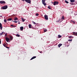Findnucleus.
I'll use <instances>...</instances> for the list:
<instances>
[{
	"mask_svg": "<svg viewBox=\"0 0 77 77\" xmlns=\"http://www.w3.org/2000/svg\"><path fill=\"white\" fill-rule=\"evenodd\" d=\"M2 9H6L8 8V6H4L3 7H2Z\"/></svg>",
	"mask_w": 77,
	"mask_h": 77,
	"instance_id": "obj_1",
	"label": "nucleus"
},
{
	"mask_svg": "<svg viewBox=\"0 0 77 77\" xmlns=\"http://www.w3.org/2000/svg\"><path fill=\"white\" fill-rule=\"evenodd\" d=\"M46 0H42V3L44 5V6H45L46 5H47V4H46V3H45V2Z\"/></svg>",
	"mask_w": 77,
	"mask_h": 77,
	"instance_id": "obj_2",
	"label": "nucleus"
},
{
	"mask_svg": "<svg viewBox=\"0 0 77 77\" xmlns=\"http://www.w3.org/2000/svg\"><path fill=\"white\" fill-rule=\"evenodd\" d=\"M44 17L46 20H48V18L47 15H45Z\"/></svg>",
	"mask_w": 77,
	"mask_h": 77,
	"instance_id": "obj_3",
	"label": "nucleus"
},
{
	"mask_svg": "<svg viewBox=\"0 0 77 77\" xmlns=\"http://www.w3.org/2000/svg\"><path fill=\"white\" fill-rule=\"evenodd\" d=\"M58 4H59V2H56V1H54V4H53V5H57Z\"/></svg>",
	"mask_w": 77,
	"mask_h": 77,
	"instance_id": "obj_4",
	"label": "nucleus"
},
{
	"mask_svg": "<svg viewBox=\"0 0 77 77\" xmlns=\"http://www.w3.org/2000/svg\"><path fill=\"white\" fill-rule=\"evenodd\" d=\"M25 1L26 3H31V1L30 0H25Z\"/></svg>",
	"mask_w": 77,
	"mask_h": 77,
	"instance_id": "obj_5",
	"label": "nucleus"
},
{
	"mask_svg": "<svg viewBox=\"0 0 77 77\" xmlns=\"http://www.w3.org/2000/svg\"><path fill=\"white\" fill-rule=\"evenodd\" d=\"M0 3H1V4H3V3H4V4H5L6 2L3 1H0Z\"/></svg>",
	"mask_w": 77,
	"mask_h": 77,
	"instance_id": "obj_6",
	"label": "nucleus"
},
{
	"mask_svg": "<svg viewBox=\"0 0 77 77\" xmlns=\"http://www.w3.org/2000/svg\"><path fill=\"white\" fill-rule=\"evenodd\" d=\"M72 34L73 35H75V36H77V32H72Z\"/></svg>",
	"mask_w": 77,
	"mask_h": 77,
	"instance_id": "obj_7",
	"label": "nucleus"
},
{
	"mask_svg": "<svg viewBox=\"0 0 77 77\" xmlns=\"http://www.w3.org/2000/svg\"><path fill=\"white\" fill-rule=\"evenodd\" d=\"M2 26V24L0 23V29L1 30H2V29H3V26Z\"/></svg>",
	"mask_w": 77,
	"mask_h": 77,
	"instance_id": "obj_8",
	"label": "nucleus"
},
{
	"mask_svg": "<svg viewBox=\"0 0 77 77\" xmlns=\"http://www.w3.org/2000/svg\"><path fill=\"white\" fill-rule=\"evenodd\" d=\"M6 41L7 42H8L9 41H10V39L9 38H8L7 37L6 38Z\"/></svg>",
	"mask_w": 77,
	"mask_h": 77,
	"instance_id": "obj_9",
	"label": "nucleus"
},
{
	"mask_svg": "<svg viewBox=\"0 0 77 77\" xmlns=\"http://www.w3.org/2000/svg\"><path fill=\"white\" fill-rule=\"evenodd\" d=\"M70 1L71 3H74V2H75V0H70Z\"/></svg>",
	"mask_w": 77,
	"mask_h": 77,
	"instance_id": "obj_10",
	"label": "nucleus"
},
{
	"mask_svg": "<svg viewBox=\"0 0 77 77\" xmlns=\"http://www.w3.org/2000/svg\"><path fill=\"white\" fill-rule=\"evenodd\" d=\"M62 44H60L58 45V46L59 47V48H60V47H61V46H62Z\"/></svg>",
	"mask_w": 77,
	"mask_h": 77,
	"instance_id": "obj_11",
	"label": "nucleus"
},
{
	"mask_svg": "<svg viewBox=\"0 0 77 77\" xmlns=\"http://www.w3.org/2000/svg\"><path fill=\"white\" fill-rule=\"evenodd\" d=\"M36 56H34L33 57H32L30 59V60H32V59H35V58H36Z\"/></svg>",
	"mask_w": 77,
	"mask_h": 77,
	"instance_id": "obj_12",
	"label": "nucleus"
},
{
	"mask_svg": "<svg viewBox=\"0 0 77 77\" xmlns=\"http://www.w3.org/2000/svg\"><path fill=\"white\" fill-rule=\"evenodd\" d=\"M20 28L22 31V30H23V29H24V28L23 26L20 27Z\"/></svg>",
	"mask_w": 77,
	"mask_h": 77,
	"instance_id": "obj_13",
	"label": "nucleus"
},
{
	"mask_svg": "<svg viewBox=\"0 0 77 77\" xmlns=\"http://www.w3.org/2000/svg\"><path fill=\"white\" fill-rule=\"evenodd\" d=\"M29 29H31V27H32V25L29 24Z\"/></svg>",
	"mask_w": 77,
	"mask_h": 77,
	"instance_id": "obj_14",
	"label": "nucleus"
},
{
	"mask_svg": "<svg viewBox=\"0 0 77 77\" xmlns=\"http://www.w3.org/2000/svg\"><path fill=\"white\" fill-rule=\"evenodd\" d=\"M58 38H61L62 37V36L60 35H58Z\"/></svg>",
	"mask_w": 77,
	"mask_h": 77,
	"instance_id": "obj_15",
	"label": "nucleus"
},
{
	"mask_svg": "<svg viewBox=\"0 0 77 77\" xmlns=\"http://www.w3.org/2000/svg\"><path fill=\"white\" fill-rule=\"evenodd\" d=\"M71 23H73L74 24H75V22L74 21H73V20H71Z\"/></svg>",
	"mask_w": 77,
	"mask_h": 77,
	"instance_id": "obj_16",
	"label": "nucleus"
},
{
	"mask_svg": "<svg viewBox=\"0 0 77 77\" xmlns=\"http://www.w3.org/2000/svg\"><path fill=\"white\" fill-rule=\"evenodd\" d=\"M10 38L11 40H12L13 39V37H12V36H10Z\"/></svg>",
	"mask_w": 77,
	"mask_h": 77,
	"instance_id": "obj_17",
	"label": "nucleus"
},
{
	"mask_svg": "<svg viewBox=\"0 0 77 77\" xmlns=\"http://www.w3.org/2000/svg\"><path fill=\"white\" fill-rule=\"evenodd\" d=\"M21 20H22L23 22H24L25 20L23 18H21Z\"/></svg>",
	"mask_w": 77,
	"mask_h": 77,
	"instance_id": "obj_18",
	"label": "nucleus"
},
{
	"mask_svg": "<svg viewBox=\"0 0 77 77\" xmlns=\"http://www.w3.org/2000/svg\"><path fill=\"white\" fill-rule=\"evenodd\" d=\"M3 34H5V32H2V33H0V35H2Z\"/></svg>",
	"mask_w": 77,
	"mask_h": 77,
	"instance_id": "obj_19",
	"label": "nucleus"
},
{
	"mask_svg": "<svg viewBox=\"0 0 77 77\" xmlns=\"http://www.w3.org/2000/svg\"><path fill=\"white\" fill-rule=\"evenodd\" d=\"M65 19V17L63 16L61 20H64Z\"/></svg>",
	"mask_w": 77,
	"mask_h": 77,
	"instance_id": "obj_20",
	"label": "nucleus"
},
{
	"mask_svg": "<svg viewBox=\"0 0 77 77\" xmlns=\"http://www.w3.org/2000/svg\"><path fill=\"white\" fill-rule=\"evenodd\" d=\"M18 20V18L17 17H15L14 18V21H16V20Z\"/></svg>",
	"mask_w": 77,
	"mask_h": 77,
	"instance_id": "obj_21",
	"label": "nucleus"
},
{
	"mask_svg": "<svg viewBox=\"0 0 77 77\" xmlns=\"http://www.w3.org/2000/svg\"><path fill=\"white\" fill-rule=\"evenodd\" d=\"M16 36L17 37H20V35L18 34H17L16 35Z\"/></svg>",
	"mask_w": 77,
	"mask_h": 77,
	"instance_id": "obj_22",
	"label": "nucleus"
},
{
	"mask_svg": "<svg viewBox=\"0 0 77 77\" xmlns=\"http://www.w3.org/2000/svg\"><path fill=\"white\" fill-rule=\"evenodd\" d=\"M8 21H11L12 20V18H10L8 19Z\"/></svg>",
	"mask_w": 77,
	"mask_h": 77,
	"instance_id": "obj_23",
	"label": "nucleus"
},
{
	"mask_svg": "<svg viewBox=\"0 0 77 77\" xmlns=\"http://www.w3.org/2000/svg\"><path fill=\"white\" fill-rule=\"evenodd\" d=\"M60 20V19H59V20H56V22H57V23H58V22H59Z\"/></svg>",
	"mask_w": 77,
	"mask_h": 77,
	"instance_id": "obj_24",
	"label": "nucleus"
},
{
	"mask_svg": "<svg viewBox=\"0 0 77 77\" xmlns=\"http://www.w3.org/2000/svg\"><path fill=\"white\" fill-rule=\"evenodd\" d=\"M11 26L13 27H16V26H15V25H11Z\"/></svg>",
	"mask_w": 77,
	"mask_h": 77,
	"instance_id": "obj_25",
	"label": "nucleus"
},
{
	"mask_svg": "<svg viewBox=\"0 0 77 77\" xmlns=\"http://www.w3.org/2000/svg\"><path fill=\"white\" fill-rule=\"evenodd\" d=\"M65 2L66 3H69V2H68V1H67L66 0H65Z\"/></svg>",
	"mask_w": 77,
	"mask_h": 77,
	"instance_id": "obj_26",
	"label": "nucleus"
},
{
	"mask_svg": "<svg viewBox=\"0 0 77 77\" xmlns=\"http://www.w3.org/2000/svg\"><path fill=\"white\" fill-rule=\"evenodd\" d=\"M3 46H4V47H6V44H5V43H4V44H3Z\"/></svg>",
	"mask_w": 77,
	"mask_h": 77,
	"instance_id": "obj_27",
	"label": "nucleus"
},
{
	"mask_svg": "<svg viewBox=\"0 0 77 77\" xmlns=\"http://www.w3.org/2000/svg\"><path fill=\"white\" fill-rule=\"evenodd\" d=\"M48 8L49 9H51V7H50V6H48Z\"/></svg>",
	"mask_w": 77,
	"mask_h": 77,
	"instance_id": "obj_28",
	"label": "nucleus"
},
{
	"mask_svg": "<svg viewBox=\"0 0 77 77\" xmlns=\"http://www.w3.org/2000/svg\"><path fill=\"white\" fill-rule=\"evenodd\" d=\"M69 38H72V36H70L69 37Z\"/></svg>",
	"mask_w": 77,
	"mask_h": 77,
	"instance_id": "obj_29",
	"label": "nucleus"
},
{
	"mask_svg": "<svg viewBox=\"0 0 77 77\" xmlns=\"http://www.w3.org/2000/svg\"><path fill=\"white\" fill-rule=\"evenodd\" d=\"M72 41V39H69L68 40L69 41Z\"/></svg>",
	"mask_w": 77,
	"mask_h": 77,
	"instance_id": "obj_30",
	"label": "nucleus"
},
{
	"mask_svg": "<svg viewBox=\"0 0 77 77\" xmlns=\"http://www.w3.org/2000/svg\"><path fill=\"white\" fill-rule=\"evenodd\" d=\"M7 21L6 20L4 19V22H5V23H6Z\"/></svg>",
	"mask_w": 77,
	"mask_h": 77,
	"instance_id": "obj_31",
	"label": "nucleus"
},
{
	"mask_svg": "<svg viewBox=\"0 0 77 77\" xmlns=\"http://www.w3.org/2000/svg\"><path fill=\"white\" fill-rule=\"evenodd\" d=\"M47 29H45L44 30V32H47Z\"/></svg>",
	"mask_w": 77,
	"mask_h": 77,
	"instance_id": "obj_32",
	"label": "nucleus"
},
{
	"mask_svg": "<svg viewBox=\"0 0 77 77\" xmlns=\"http://www.w3.org/2000/svg\"><path fill=\"white\" fill-rule=\"evenodd\" d=\"M35 15L36 16H38V15H39V14H38V13H37Z\"/></svg>",
	"mask_w": 77,
	"mask_h": 77,
	"instance_id": "obj_33",
	"label": "nucleus"
},
{
	"mask_svg": "<svg viewBox=\"0 0 77 77\" xmlns=\"http://www.w3.org/2000/svg\"><path fill=\"white\" fill-rule=\"evenodd\" d=\"M13 21V22H14V23H17V22H18V21Z\"/></svg>",
	"mask_w": 77,
	"mask_h": 77,
	"instance_id": "obj_34",
	"label": "nucleus"
},
{
	"mask_svg": "<svg viewBox=\"0 0 77 77\" xmlns=\"http://www.w3.org/2000/svg\"><path fill=\"white\" fill-rule=\"evenodd\" d=\"M33 23L34 24H36V23L35 22H33Z\"/></svg>",
	"mask_w": 77,
	"mask_h": 77,
	"instance_id": "obj_35",
	"label": "nucleus"
},
{
	"mask_svg": "<svg viewBox=\"0 0 77 77\" xmlns=\"http://www.w3.org/2000/svg\"><path fill=\"white\" fill-rule=\"evenodd\" d=\"M5 36H7V33H6L5 34Z\"/></svg>",
	"mask_w": 77,
	"mask_h": 77,
	"instance_id": "obj_36",
	"label": "nucleus"
},
{
	"mask_svg": "<svg viewBox=\"0 0 77 77\" xmlns=\"http://www.w3.org/2000/svg\"><path fill=\"white\" fill-rule=\"evenodd\" d=\"M71 5H74V4L73 3H72L71 4Z\"/></svg>",
	"mask_w": 77,
	"mask_h": 77,
	"instance_id": "obj_37",
	"label": "nucleus"
},
{
	"mask_svg": "<svg viewBox=\"0 0 77 77\" xmlns=\"http://www.w3.org/2000/svg\"><path fill=\"white\" fill-rule=\"evenodd\" d=\"M6 48H9L8 47H6Z\"/></svg>",
	"mask_w": 77,
	"mask_h": 77,
	"instance_id": "obj_38",
	"label": "nucleus"
},
{
	"mask_svg": "<svg viewBox=\"0 0 77 77\" xmlns=\"http://www.w3.org/2000/svg\"><path fill=\"white\" fill-rule=\"evenodd\" d=\"M18 24H20V22H19L18 23Z\"/></svg>",
	"mask_w": 77,
	"mask_h": 77,
	"instance_id": "obj_39",
	"label": "nucleus"
},
{
	"mask_svg": "<svg viewBox=\"0 0 77 77\" xmlns=\"http://www.w3.org/2000/svg\"><path fill=\"white\" fill-rule=\"evenodd\" d=\"M42 51H41L40 52V53H42Z\"/></svg>",
	"mask_w": 77,
	"mask_h": 77,
	"instance_id": "obj_40",
	"label": "nucleus"
},
{
	"mask_svg": "<svg viewBox=\"0 0 77 77\" xmlns=\"http://www.w3.org/2000/svg\"><path fill=\"white\" fill-rule=\"evenodd\" d=\"M1 44V40H0V44Z\"/></svg>",
	"mask_w": 77,
	"mask_h": 77,
	"instance_id": "obj_41",
	"label": "nucleus"
},
{
	"mask_svg": "<svg viewBox=\"0 0 77 77\" xmlns=\"http://www.w3.org/2000/svg\"><path fill=\"white\" fill-rule=\"evenodd\" d=\"M0 17H2V16H0Z\"/></svg>",
	"mask_w": 77,
	"mask_h": 77,
	"instance_id": "obj_42",
	"label": "nucleus"
},
{
	"mask_svg": "<svg viewBox=\"0 0 77 77\" xmlns=\"http://www.w3.org/2000/svg\"><path fill=\"white\" fill-rule=\"evenodd\" d=\"M22 0V1H24V0L25 1V0Z\"/></svg>",
	"mask_w": 77,
	"mask_h": 77,
	"instance_id": "obj_43",
	"label": "nucleus"
},
{
	"mask_svg": "<svg viewBox=\"0 0 77 77\" xmlns=\"http://www.w3.org/2000/svg\"><path fill=\"white\" fill-rule=\"evenodd\" d=\"M51 3H52V4H53V2H52Z\"/></svg>",
	"mask_w": 77,
	"mask_h": 77,
	"instance_id": "obj_44",
	"label": "nucleus"
},
{
	"mask_svg": "<svg viewBox=\"0 0 77 77\" xmlns=\"http://www.w3.org/2000/svg\"><path fill=\"white\" fill-rule=\"evenodd\" d=\"M31 28H32H32H33V27H32Z\"/></svg>",
	"mask_w": 77,
	"mask_h": 77,
	"instance_id": "obj_45",
	"label": "nucleus"
}]
</instances>
